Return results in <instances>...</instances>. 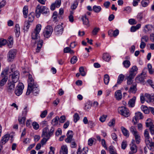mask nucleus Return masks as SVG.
I'll list each match as a JSON object with an SVG mask.
<instances>
[{"instance_id": "cd10ccee", "label": "nucleus", "mask_w": 154, "mask_h": 154, "mask_svg": "<svg viewBox=\"0 0 154 154\" xmlns=\"http://www.w3.org/2000/svg\"><path fill=\"white\" fill-rule=\"evenodd\" d=\"M125 75L121 74L119 75L117 79V83L118 84H121L123 81Z\"/></svg>"}, {"instance_id": "9d476101", "label": "nucleus", "mask_w": 154, "mask_h": 154, "mask_svg": "<svg viewBox=\"0 0 154 154\" xmlns=\"http://www.w3.org/2000/svg\"><path fill=\"white\" fill-rule=\"evenodd\" d=\"M27 113V110L25 108L22 112V116L18 117V121L20 124H24L25 123Z\"/></svg>"}, {"instance_id": "052dcab7", "label": "nucleus", "mask_w": 154, "mask_h": 154, "mask_svg": "<svg viewBox=\"0 0 154 154\" xmlns=\"http://www.w3.org/2000/svg\"><path fill=\"white\" fill-rule=\"evenodd\" d=\"M54 4L56 6V7L59 8L60 5L61 4V0H57Z\"/></svg>"}, {"instance_id": "39448f33", "label": "nucleus", "mask_w": 154, "mask_h": 154, "mask_svg": "<svg viewBox=\"0 0 154 154\" xmlns=\"http://www.w3.org/2000/svg\"><path fill=\"white\" fill-rule=\"evenodd\" d=\"M41 29V25L39 24L37 25L34 30L32 33V39H37V42L39 41L38 40V37Z\"/></svg>"}, {"instance_id": "a211bd4d", "label": "nucleus", "mask_w": 154, "mask_h": 154, "mask_svg": "<svg viewBox=\"0 0 154 154\" xmlns=\"http://www.w3.org/2000/svg\"><path fill=\"white\" fill-rule=\"evenodd\" d=\"M10 137L9 134H6L2 138L1 143L2 145L5 144L8 140Z\"/></svg>"}, {"instance_id": "6ab92c4d", "label": "nucleus", "mask_w": 154, "mask_h": 154, "mask_svg": "<svg viewBox=\"0 0 154 154\" xmlns=\"http://www.w3.org/2000/svg\"><path fill=\"white\" fill-rule=\"evenodd\" d=\"M115 97L116 100H119L122 99V94L121 90H118L116 91L115 93Z\"/></svg>"}, {"instance_id": "ea45409f", "label": "nucleus", "mask_w": 154, "mask_h": 154, "mask_svg": "<svg viewBox=\"0 0 154 154\" xmlns=\"http://www.w3.org/2000/svg\"><path fill=\"white\" fill-rule=\"evenodd\" d=\"M64 52L65 53H69L71 54L74 53L73 51L72 50L71 48L69 47H66L64 49Z\"/></svg>"}, {"instance_id": "e433bc0d", "label": "nucleus", "mask_w": 154, "mask_h": 154, "mask_svg": "<svg viewBox=\"0 0 154 154\" xmlns=\"http://www.w3.org/2000/svg\"><path fill=\"white\" fill-rule=\"evenodd\" d=\"M144 16L145 15L143 12H140L138 14L137 18L139 21H140L142 19Z\"/></svg>"}, {"instance_id": "8fccbe9b", "label": "nucleus", "mask_w": 154, "mask_h": 154, "mask_svg": "<svg viewBox=\"0 0 154 154\" xmlns=\"http://www.w3.org/2000/svg\"><path fill=\"white\" fill-rule=\"evenodd\" d=\"M7 42V41L5 39H0V48L5 45Z\"/></svg>"}, {"instance_id": "c9c22d12", "label": "nucleus", "mask_w": 154, "mask_h": 154, "mask_svg": "<svg viewBox=\"0 0 154 154\" xmlns=\"http://www.w3.org/2000/svg\"><path fill=\"white\" fill-rule=\"evenodd\" d=\"M141 109L145 114H148L149 112V110L148 108L146 106L143 105L141 106Z\"/></svg>"}, {"instance_id": "473e14b6", "label": "nucleus", "mask_w": 154, "mask_h": 154, "mask_svg": "<svg viewBox=\"0 0 154 154\" xmlns=\"http://www.w3.org/2000/svg\"><path fill=\"white\" fill-rule=\"evenodd\" d=\"M61 149L63 154H68V149L66 145H63L61 146Z\"/></svg>"}, {"instance_id": "4468645a", "label": "nucleus", "mask_w": 154, "mask_h": 154, "mask_svg": "<svg viewBox=\"0 0 154 154\" xmlns=\"http://www.w3.org/2000/svg\"><path fill=\"white\" fill-rule=\"evenodd\" d=\"M73 133L72 131H69L66 134L67 138L65 140L67 143H70L72 140V138L73 136Z\"/></svg>"}, {"instance_id": "69168bd1", "label": "nucleus", "mask_w": 154, "mask_h": 154, "mask_svg": "<svg viewBox=\"0 0 154 154\" xmlns=\"http://www.w3.org/2000/svg\"><path fill=\"white\" fill-rule=\"evenodd\" d=\"M78 5V3L77 2H75L72 4V5L71 7V8L72 9L74 10L75 9Z\"/></svg>"}, {"instance_id": "f257e3e1", "label": "nucleus", "mask_w": 154, "mask_h": 154, "mask_svg": "<svg viewBox=\"0 0 154 154\" xmlns=\"http://www.w3.org/2000/svg\"><path fill=\"white\" fill-rule=\"evenodd\" d=\"M28 87L26 94L28 95L32 92L34 96H36L39 93V90L38 85L35 83L32 77V75L29 74L28 76Z\"/></svg>"}, {"instance_id": "423d86ee", "label": "nucleus", "mask_w": 154, "mask_h": 154, "mask_svg": "<svg viewBox=\"0 0 154 154\" xmlns=\"http://www.w3.org/2000/svg\"><path fill=\"white\" fill-rule=\"evenodd\" d=\"M53 28L51 26H47L45 28L43 32V35L46 38H49L51 35L53 31Z\"/></svg>"}, {"instance_id": "20e7f679", "label": "nucleus", "mask_w": 154, "mask_h": 154, "mask_svg": "<svg viewBox=\"0 0 154 154\" xmlns=\"http://www.w3.org/2000/svg\"><path fill=\"white\" fill-rule=\"evenodd\" d=\"M17 51L16 49H13L10 50L7 54V60L9 62L13 61L16 57Z\"/></svg>"}, {"instance_id": "72a5a7b5", "label": "nucleus", "mask_w": 154, "mask_h": 154, "mask_svg": "<svg viewBox=\"0 0 154 154\" xmlns=\"http://www.w3.org/2000/svg\"><path fill=\"white\" fill-rule=\"evenodd\" d=\"M23 13L24 17L26 18L27 17V14L28 13V7L26 5L25 6L23 9Z\"/></svg>"}, {"instance_id": "4d7b16f0", "label": "nucleus", "mask_w": 154, "mask_h": 154, "mask_svg": "<svg viewBox=\"0 0 154 154\" xmlns=\"http://www.w3.org/2000/svg\"><path fill=\"white\" fill-rule=\"evenodd\" d=\"M129 23L131 25L135 24L137 23V22L134 19H131L128 20Z\"/></svg>"}, {"instance_id": "09e8293b", "label": "nucleus", "mask_w": 154, "mask_h": 154, "mask_svg": "<svg viewBox=\"0 0 154 154\" xmlns=\"http://www.w3.org/2000/svg\"><path fill=\"white\" fill-rule=\"evenodd\" d=\"M29 22L26 21L25 22L24 29L25 30L27 31L29 27Z\"/></svg>"}, {"instance_id": "1a4fd4ad", "label": "nucleus", "mask_w": 154, "mask_h": 154, "mask_svg": "<svg viewBox=\"0 0 154 154\" xmlns=\"http://www.w3.org/2000/svg\"><path fill=\"white\" fill-rule=\"evenodd\" d=\"M143 118V116L142 113L139 112H136L135 113V116L133 119L132 122L134 125H135L139 119H142Z\"/></svg>"}, {"instance_id": "4be33fe9", "label": "nucleus", "mask_w": 154, "mask_h": 154, "mask_svg": "<svg viewBox=\"0 0 154 154\" xmlns=\"http://www.w3.org/2000/svg\"><path fill=\"white\" fill-rule=\"evenodd\" d=\"M137 84H134L132 85L130 87L128 92L130 93H132L134 94L135 93L136 91H137L136 88Z\"/></svg>"}, {"instance_id": "2f4dec72", "label": "nucleus", "mask_w": 154, "mask_h": 154, "mask_svg": "<svg viewBox=\"0 0 154 154\" xmlns=\"http://www.w3.org/2000/svg\"><path fill=\"white\" fill-rule=\"evenodd\" d=\"M110 80L109 77L107 74H105L104 76V83L106 85H108Z\"/></svg>"}, {"instance_id": "49530a36", "label": "nucleus", "mask_w": 154, "mask_h": 154, "mask_svg": "<svg viewBox=\"0 0 154 154\" xmlns=\"http://www.w3.org/2000/svg\"><path fill=\"white\" fill-rule=\"evenodd\" d=\"M92 105L89 103H87L85 104L84 109L87 111H88L91 107Z\"/></svg>"}, {"instance_id": "e2e57ef3", "label": "nucleus", "mask_w": 154, "mask_h": 154, "mask_svg": "<svg viewBox=\"0 0 154 154\" xmlns=\"http://www.w3.org/2000/svg\"><path fill=\"white\" fill-rule=\"evenodd\" d=\"M111 137L112 139L116 141L117 140V136L115 133H113L112 134Z\"/></svg>"}, {"instance_id": "7ed1b4c3", "label": "nucleus", "mask_w": 154, "mask_h": 154, "mask_svg": "<svg viewBox=\"0 0 154 154\" xmlns=\"http://www.w3.org/2000/svg\"><path fill=\"white\" fill-rule=\"evenodd\" d=\"M8 71V69L6 68L1 73V78L2 79L0 80V87L4 86L7 81Z\"/></svg>"}, {"instance_id": "412c9836", "label": "nucleus", "mask_w": 154, "mask_h": 154, "mask_svg": "<svg viewBox=\"0 0 154 154\" xmlns=\"http://www.w3.org/2000/svg\"><path fill=\"white\" fill-rule=\"evenodd\" d=\"M121 129L123 135L127 137H128L129 136V133L128 130L123 126L121 127Z\"/></svg>"}, {"instance_id": "603ef678", "label": "nucleus", "mask_w": 154, "mask_h": 154, "mask_svg": "<svg viewBox=\"0 0 154 154\" xmlns=\"http://www.w3.org/2000/svg\"><path fill=\"white\" fill-rule=\"evenodd\" d=\"M74 122L75 123L79 119V117L78 114L77 113H75L74 114Z\"/></svg>"}, {"instance_id": "bb28decb", "label": "nucleus", "mask_w": 154, "mask_h": 154, "mask_svg": "<svg viewBox=\"0 0 154 154\" xmlns=\"http://www.w3.org/2000/svg\"><path fill=\"white\" fill-rule=\"evenodd\" d=\"M8 45L9 48L12 47V46L13 44V38L12 36H10L8 38V41L7 43Z\"/></svg>"}, {"instance_id": "a18cd8bd", "label": "nucleus", "mask_w": 154, "mask_h": 154, "mask_svg": "<svg viewBox=\"0 0 154 154\" xmlns=\"http://www.w3.org/2000/svg\"><path fill=\"white\" fill-rule=\"evenodd\" d=\"M79 72L81 75L82 76H85L86 75V73L84 71V69L83 67L81 66L79 68Z\"/></svg>"}, {"instance_id": "a878e982", "label": "nucleus", "mask_w": 154, "mask_h": 154, "mask_svg": "<svg viewBox=\"0 0 154 154\" xmlns=\"http://www.w3.org/2000/svg\"><path fill=\"white\" fill-rule=\"evenodd\" d=\"M82 19L83 22V24L86 25H88L89 24V20L88 18L87 17L86 14L83 15L82 18Z\"/></svg>"}, {"instance_id": "37998d69", "label": "nucleus", "mask_w": 154, "mask_h": 154, "mask_svg": "<svg viewBox=\"0 0 154 154\" xmlns=\"http://www.w3.org/2000/svg\"><path fill=\"white\" fill-rule=\"evenodd\" d=\"M146 126L147 127H151L153 125L151 122V120L150 119H148L146 122Z\"/></svg>"}, {"instance_id": "338daca9", "label": "nucleus", "mask_w": 154, "mask_h": 154, "mask_svg": "<svg viewBox=\"0 0 154 154\" xmlns=\"http://www.w3.org/2000/svg\"><path fill=\"white\" fill-rule=\"evenodd\" d=\"M119 31L118 29H116L115 30L113 31V36L116 37L119 35Z\"/></svg>"}, {"instance_id": "5701e85b", "label": "nucleus", "mask_w": 154, "mask_h": 154, "mask_svg": "<svg viewBox=\"0 0 154 154\" xmlns=\"http://www.w3.org/2000/svg\"><path fill=\"white\" fill-rule=\"evenodd\" d=\"M145 79L144 75H143V73L137 77L135 78V80L137 82H142Z\"/></svg>"}, {"instance_id": "4c0bfd02", "label": "nucleus", "mask_w": 154, "mask_h": 154, "mask_svg": "<svg viewBox=\"0 0 154 154\" xmlns=\"http://www.w3.org/2000/svg\"><path fill=\"white\" fill-rule=\"evenodd\" d=\"M93 11L96 13H98L100 12L101 10V8L100 6H97L94 5L93 8Z\"/></svg>"}, {"instance_id": "6e6552de", "label": "nucleus", "mask_w": 154, "mask_h": 154, "mask_svg": "<svg viewBox=\"0 0 154 154\" xmlns=\"http://www.w3.org/2000/svg\"><path fill=\"white\" fill-rule=\"evenodd\" d=\"M118 110L120 114L125 117H128L130 115L128 109L125 106L119 107Z\"/></svg>"}, {"instance_id": "f03ea898", "label": "nucleus", "mask_w": 154, "mask_h": 154, "mask_svg": "<svg viewBox=\"0 0 154 154\" xmlns=\"http://www.w3.org/2000/svg\"><path fill=\"white\" fill-rule=\"evenodd\" d=\"M46 15H48L49 14V10L46 7L38 5L35 10V16L37 18L40 17L41 14Z\"/></svg>"}, {"instance_id": "de8ad7c7", "label": "nucleus", "mask_w": 154, "mask_h": 154, "mask_svg": "<svg viewBox=\"0 0 154 154\" xmlns=\"http://www.w3.org/2000/svg\"><path fill=\"white\" fill-rule=\"evenodd\" d=\"M100 30V28H99L95 27L93 29L92 33L93 35H96Z\"/></svg>"}, {"instance_id": "864d4df0", "label": "nucleus", "mask_w": 154, "mask_h": 154, "mask_svg": "<svg viewBox=\"0 0 154 154\" xmlns=\"http://www.w3.org/2000/svg\"><path fill=\"white\" fill-rule=\"evenodd\" d=\"M127 146V142L125 140H123L121 144L122 148L123 149H125Z\"/></svg>"}, {"instance_id": "0eeeda50", "label": "nucleus", "mask_w": 154, "mask_h": 154, "mask_svg": "<svg viewBox=\"0 0 154 154\" xmlns=\"http://www.w3.org/2000/svg\"><path fill=\"white\" fill-rule=\"evenodd\" d=\"M24 88V86L23 84L21 82L19 83L16 87L14 91L15 94L17 96L21 95L23 93Z\"/></svg>"}, {"instance_id": "393cba45", "label": "nucleus", "mask_w": 154, "mask_h": 154, "mask_svg": "<svg viewBox=\"0 0 154 154\" xmlns=\"http://www.w3.org/2000/svg\"><path fill=\"white\" fill-rule=\"evenodd\" d=\"M43 42L42 40H39L38 42L36 50V52L37 53L39 52L42 47L43 45Z\"/></svg>"}, {"instance_id": "79ce46f5", "label": "nucleus", "mask_w": 154, "mask_h": 154, "mask_svg": "<svg viewBox=\"0 0 154 154\" xmlns=\"http://www.w3.org/2000/svg\"><path fill=\"white\" fill-rule=\"evenodd\" d=\"M149 3V2L148 0H143L141 2V5L143 7L147 6Z\"/></svg>"}, {"instance_id": "680f3d73", "label": "nucleus", "mask_w": 154, "mask_h": 154, "mask_svg": "<svg viewBox=\"0 0 154 154\" xmlns=\"http://www.w3.org/2000/svg\"><path fill=\"white\" fill-rule=\"evenodd\" d=\"M109 152L110 154H115V153H117L116 152H115L113 146H110L109 147Z\"/></svg>"}, {"instance_id": "c756f323", "label": "nucleus", "mask_w": 154, "mask_h": 154, "mask_svg": "<svg viewBox=\"0 0 154 154\" xmlns=\"http://www.w3.org/2000/svg\"><path fill=\"white\" fill-rule=\"evenodd\" d=\"M134 76L133 75H131L129 74V75L127 76L126 79L127 80V84L128 85L131 84L133 82V79L134 78Z\"/></svg>"}, {"instance_id": "774afa93", "label": "nucleus", "mask_w": 154, "mask_h": 154, "mask_svg": "<svg viewBox=\"0 0 154 154\" xmlns=\"http://www.w3.org/2000/svg\"><path fill=\"white\" fill-rule=\"evenodd\" d=\"M147 82L154 89V83L152 81L149 79L147 81Z\"/></svg>"}, {"instance_id": "aec40b11", "label": "nucleus", "mask_w": 154, "mask_h": 154, "mask_svg": "<svg viewBox=\"0 0 154 154\" xmlns=\"http://www.w3.org/2000/svg\"><path fill=\"white\" fill-rule=\"evenodd\" d=\"M136 100V97L135 96L133 97L132 98L130 99L128 102V106L130 107H133L135 105Z\"/></svg>"}, {"instance_id": "b1692460", "label": "nucleus", "mask_w": 154, "mask_h": 154, "mask_svg": "<svg viewBox=\"0 0 154 154\" xmlns=\"http://www.w3.org/2000/svg\"><path fill=\"white\" fill-rule=\"evenodd\" d=\"M103 58L105 61L109 62L111 59V56L108 53H104L103 54Z\"/></svg>"}, {"instance_id": "0e129e2a", "label": "nucleus", "mask_w": 154, "mask_h": 154, "mask_svg": "<svg viewBox=\"0 0 154 154\" xmlns=\"http://www.w3.org/2000/svg\"><path fill=\"white\" fill-rule=\"evenodd\" d=\"M107 117V116L106 115H103L102 116H101L100 117V118L99 120L101 122H103L105 121Z\"/></svg>"}, {"instance_id": "dca6fc26", "label": "nucleus", "mask_w": 154, "mask_h": 154, "mask_svg": "<svg viewBox=\"0 0 154 154\" xmlns=\"http://www.w3.org/2000/svg\"><path fill=\"white\" fill-rule=\"evenodd\" d=\"M135 140H132L130 144V149L131 151V152L133 153H135L137 151V147L135 144Z\"/></svg>"}, {"instance_id": "6e6d98bb", "label": "nucleus", "mask_w": 154, "mask_h": 154, "mask_svg": "<svg viewBox=\"0 0 154 154\" xmlns=\"http://www.w3.org/2000/svg\"><path fill=\"white\" fill-rule=\"evenodd\" d=\"M32 125L33 128L35 130H37L39 128V125L36 122H33Z\"/></svg>"}, {"instance_id": "13d9d810", "label": "nucleus", "mask_w": 154, "mask_h": 154, "mask_svg": "<svg viewBox=\"0 0 154 154\" xmlns=\"http://www.w3.org/2000/svg\"><path fill=\"white\" fill-rule=\"evenodd\" d=\"M66 119V117L65 116H61L60 118H59V122L61 123H63Z\"/></svg>"}, {"instance_id": "2eb2a0df", "label": "nucleus", "mask_w": 154, "mask_h": 154, "mask_svg": "<svg viewBox=\"0 0 154 154\" xmlns=\"http://www.w3.org/2000/svg\"><path fill=\"white\" fill-rule=\"evenodd\" d=\"M15 83H14V82L12 81L8 82L7 85V88L8 91H11L14 89L15 86Z\"/></svg>"}, {"instance_id": "c85d7f7f", "label": "nucleus", "mask_w": 154, "mask_h": 154, "mask_svg": "<svg viewBox=\"0 0 154 154\" xmlns=\"http://www.w3.org/2000/svg\"><path fill=\"white\" fill-rule=\"evenodd\" d=\"M129 130L133 135L138 133L137 131L136 127L134 126L130 127L129 128Z\"/></svg>"}, {"instance_id": "3c124183", "label": "nucleus", "mask_w": 154, "mask_h": 154, "mask_svg": "<svg viewBox=\"0 0 154 154\" xmlns=\"http://www.w3.org/2000/svg\"><path fill=\"white\" fill-rule=\"evenodd\" d=\"M78 59L76 56H73L70 60V62L72 64L75 63L77 61Z\"/></svg>"}, {"instance_id": "ddd939ff", "label": "nucleus", "mask_w": 154, "mask_h": 154, "mask_svg": "<svg viewBox=\"0 0 154 154\" xmlns=\"http://www.w3.org/2000/svg\"><path fill=\"white\" fill-rule=\"evenodd\" d=\"M49 130L47 127L44 128L43 130L42 136L44 137H45L48 139H49L51 135L48 132Z\"/></svg>"}, {"instance_id": "f8f14e48", "label": "nucleus", "mask_w": 154, "mask_h": 154, "mask_svg": "<svg viewBox=\"0 0 154 154\" xmlns=\"http://www.w3.org/2000/svg\"><path fill=\"white\" fill-rule=\"evenodd\" d=\"M11 76L12 81L16 83L17 82L19 78V73L18 71H16L11 75Z\"/></svg>"}, {"instance_id": "9b49d317", "label": "nucleus", "mask_w": 154, "mask_h": 154, "mask_svg": "<svg viewBox=\"0 0 154 154\" xmlns=\"http://www.w3.org/2000/svg\"><path fill=\"white\" fill-rule=\"evenodd\" d=\"M63 26L61 25H58L54 28V31L56 35H61L63 32Z\"/></svg>"}, {"instance_id": "c03bdc74", "label": "nucleus", "mask_w": 154, "mask_h": 154, "mask_svg": "<svg viewBox=\"0 0 154 154\" xmlns=\"http://www.w3.org/2000/svg\"><path fill=\"white\" fill-rule=\"evenodd\" d=\"M59 119V117L58 116H56L52 121V124L54 125H56L58 123V120Z\"/></svg>"}, {"instance_id": "bf43d9fd", "label": "nucleus", "mask_w": 154, "mask_h": 154, "mask_svg": "<svg viewBox=\"0 0 154 154\" xmlns=\"http://www.w3.org/2000/svg\"><path fill=\"white\" fill-rule=\"evenodd\" d=\"M47 114V111L46 110H45L42 112L40 115V117L42 118H45Z\"/></svg>"}, {"instance_id": "a19ab883", "label": "nucleus", "mask_w": 154, "mask_h": 154, "mask_svg": "<svg viewBox=\"0 0 154 154\" xmlns=\"http://www.w3.org/2000/svg\"><path fill=\"white\" fill-rule=\"evenodd\" d=\"M123 64L125 68H128L130 66L131 63L129 61L125 60L123 62Z\"/></svg>"}, {"instance_id": "7c9ffc66", "label": "nucleus", "mask_w": 154, "mask_h": 154, "mask_svg": "<svg viewBox=\"0 0 154 154\" xmlns=\"http://www.w3.org/2000/svg\"><path fill=\"white\" fill-rule=\"evenodd\" d=\"M34 18V12H31L29 15L28 21L31 22L33 21Z\"/></svg>"}, {"instance_id": "f704fd0d", "label": "nucleus", "mask_w": 154, "mask_h": 154, "mask_svg": "<svg viewBox=\"0 0 154 154\" xmlns=\"http://www.w3.org/2000/svg\"><path fill=\"white\" fill-rule=\"evenodd\" d=\"M15 32L16 36L18 37L20 34V28L18 24H16L15 26Z\"/></svg>"}, {"instance_id": "f3484780", "label": "nucleus", "mask_w": 154, "mask_h": 154, "mask_svg": "<svg viewBox=\"0 0 154 154\" xmlns=\"http://www.w3.org/2000/svg\"><path fill=\"white\" fill-rule=\"evenodd\" d=\"M138 68L136 66H133L130 71V75L135 76L137 72Z\"/></svg>"}, {"instance_id": "5fc2aeb1", "label": "nucleus", "mask_w": 154, "mask_h": 154, "mask_svg": "<svg viewBox=\"0 0 154 154\" xmlns=\"http://www.w3.org/2000/svg\"><path fill=\"white\" fill-rule=\"evenodd\" d=\"M149 39V37L147 35H144L143 36L141 40V42H147Z\"/></svg>"}, {"instance_id": "58836bf2", "label": "nucleus", "mask_w": 154, "mask_h": 154, "mask_svg": "<svg viewBox=\"0 0 154 154\" xmlns=\"http://www.w3.org/2000/svg\"><path fill=\"white\" fill-rule=\"evenodd\" d=\"M134 136L136 142L137 144H139L140 142V136L139 135V133H137L135 135H134Z\"/></svg>"}]
</instances>
